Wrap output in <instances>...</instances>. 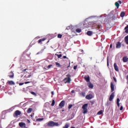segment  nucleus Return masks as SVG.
I'll use <instances>...</instances> for the list:
<instances>
[{
    "label": "nucleus",
    "mask_w": 128,
    "mask_h": 128,
    "mask_svg": "<svg viewBox=\"0 0 128 128\" xmlns=\"http://www.w3.org/2000/svg\"><path fill=\"white\" fill-rule=\"evenodd\" d=\"M88 104H85L82 106V108L83 110L82 114H85L88 113Z\"/></svg>",
    "instance_id": "f257e3e1"
},
{
    "label": "nucleus",
    "mask_w": 128,
    "mask_h": 128,
    "mask_svg": "<svg viewBox=\"0 0 128 128\" xmlns=\"http://www.w3.org/2000/svg\"><path fill=\"white\" fill-rule=\"evenodd\" d=\"M58 126V123L50 121L48 122V126Z\"/></svg>",
    "instance_id": "f03ea898"
},
{
    "label": "nucleus",
    "mask_w": 128,
    "mask_h": 128,
    "mask_svg": "<svg viewBox=\"0 0 128 128\" xmlns=\"http://www.w3.org/2000/svg\"><path fill=\"white\" fill-rule=\"evenodd\" d=\"M20 114H22L20 111L16 110L14 114V118H18V116H20Z\"/></svg>",
    "instance_id": "7ed1b4c3"
},
{
    "label": "nucleus",
    "mask_w": 128,
    "mask_h": 128,
    "mask_svg": "<svg viewBox=\"0 0 128 128\" xmlns=\"http://www.w3.org/2000/svg\"><path fill=\"white\" fill-rule=\"evenodd\" d=\"M88 86L90 88H94V84L90 80H87Z\"/></svg>",
    "instance_id": "20e7f679"
},
{
    "label": "nucleus",
    "mask_w": 128,
    "mask_h": 128,
    "mask_svg": "<svg viewBox=\"0 0 128 128\" xmlns=\"http://www.w3.org/2000/svg\"><path fill=\"white\" fill-rule=\"evenodd\" d=\"M64 104H66V102L64 100H62L59 104V106L61 108H64Z\"/></svg>",
    "instance_id": "39448f33"
},
{
    "label": "nucleus",
    "mask_w": 128,
    "mask_h": 128,
    "mask_svg": "<svg viewBox=\"0 0 128 128\" xmlns=\"http://www.w3.org/2000/svg\"><path fill=\"white\" fill-rule=\"evenodd\" d=\"M114 92H112L109 98V100L110 102H112V100H114Z\"/></svg>",
    "instance_id": "423d86ee"
},
{
    "label": "nucleus",
    "mask_w": 128,
    "mask_h": 128,
    "mask_svg": "<svg viewBox=\"0 0 128 128\" xmlns=\"http://www.w3.org/2000/svg\"><path fill=\"white\" fill-rule=\"evenodd\" d=\"M86 100H92V94H89L88 95H86Z\"/></svg>",
    "instance_id": "0eeeda50"
},
{
    "label": "nucleus",
    "mask_w": 128,
    "mask_h": 128,
    "mask_svg": "<svg viewBox=\"0 0 128 128\" xmlns=\"http://www.w3.org/2000/svg\"><path fill=\"white\" fill-rule=\"evenodd\" d=\"M122 46V43L120 42H118L116 44V48H120V47Z\"/></svg>",
    "instance_id": "6e6552de"
},
{
    "label": "nucleus",
    "mask_w": 128,
    "mask_h": 128,
    "mask_svg": "<svg viewBox=\"0 0 128 128\" xmlns=\"http://www.w3.org/2000/svg\"><path fill=\"white\" fill-rule=\"evenodd\" d=\"M8 76L9 78H14V72H11L9 73Z\"/></svg>",
    "instance_id": "1a4fd4ad"
},
{
    "label": "nucleus",
    "mask_w": 128,
    "mask_h": 128,
    "mask_svg": "<svg viewBox=\"0 0 128 128\" xmlns=\"http://www.w3.org/2000/svg\"><path fill=\"white\" fill-rule=\"evenodd\" d=\"M19 126L20 128H26V123L22 122H20Z\"/></svg>",
    "instance_id": "9d476101"
},
{
    "label": "nucleus",
    "mask_w": 128,
    "mask_h": 128,
    "mask_svg": "<svg viewBox=\"0 0 128 128\" xmlns=\"http://www.w3.org/2000/svg\"><path fill=\"white\" fill-rule=\"evenodd\" d=\"M110 88L112 92H114V83L112 82H111L110 83Z\"/></svg>",
    "instance_id": "9b49d317"
},
{
    "label": "nucleus",
    "mask_w": 128,
    "mask_h": 128,
    "mask_svg": "<svg viewBox=\"0 0 128 128\" xmlns=\"http://www.w3.org/2000/svg\"><path fill=\"white\" fill-rule=\"evenodd\" d=\"M114 66L115 70H116V72H118V65H116V63H114Z\"/></svg>",
    "instance_id": "f8f14e48"
},
{
    "label": "nucleus",
    "mask_w": 128,
    "mask_h": 128,
    "mask_svg": "<svg viewBox=\"0 0 128 128\" xmlns=\"http://www.w3.org/2000/svg\"><path fill=\"white\" fill-rule=\"evenodd\" d=\"M64 80H70V74H68L67 75V78H66Z\"/></svg>",
    "instance_id": "ddd939ff"
},
{
    "label": "nucleus",
    "mask_w": 128,
    "mask_h": 128,
    "mask_svg": "<svg viewBox=\"0 0 128 128\" xmlns=\"http://www.w3.org/2000/svg\"><path fill=\"white\" fill-rule=\"evenodd\" d=\"M122 61L124 62H128V58L127 56H124L122 58Z\"/></svg>",
    "instance_id": "4468645a"
},
{
    "label": "nucleus",
    "mask_w": 128,
    "mask_h": 128,
    "mask_svg": "<svg viewBox=\"0 0 128 128\" xmlns=\"http://www.w3.org/2000/svg\"><path fill=\"white\" fill-rule=\"evenodd\" d=\"M7 84H10V86H14V84H15L14 82L13 81H8L7 82Z\"/></svg>",
    "instance_id": "2eb2a0df"
},
{
    "label": "nucleus",
    "mask_w": 128,
    "mask_h": 128,
    "mask_svg": "<svg viewBox=\"0 0 128 128\" xmlns=\"http://www.w3.org/2000/svg\"><path fill=\"white\" fill-rule=\"evenodd\" d=\"M46 38H43L42 39H40L38 41V44H40V42H44V40H46Z\"/></svg>",
    "instance_id": "dca6fc26"
},
{
    "label": "nucleus",
    "mask_w": 128,
    "mask_h": 128,
    "mask_svg": "<svg viewBox=\"0 0 128 128\" xmlns=\"http://www.w3.org/2000/svg\"><path fill=\"white\" fill-rule=\"evenodd\" d=\"M120 98H118L117 101H116V104L118 108H120Z\"/></svg>",
    "instance_id": "f3484780"
},
{
    "label": "nucleus",
    "mask_w": 128,
    "mask_h": 128,
    "mask_svg": "<svg viewBox=\"0 0 128 128\" xmlns=\"http://www.w3.org/2000/svg\"><path fill=\"white\" fill-rule=\"evenodd\" d=\"M124 16H126V13L124 12H122L120 14V16H121V18H124Z\"/></svg>",
    "instance_id": "a211bd4d"
},
{
    "label": "nucleus",
    "mask_w": 128,
    "mask_h": 128,
    "mask_svg": "<svg viewBox=\"0 0 128 128\" xmlns=\"http://www.w3.org/2000/svg\"><path fill=\"white\" fill-rule=\"evenodd\" d=\"M32 112V108H28L27 111L28 114H30Z\"/></svg>",
    "instance_id": "6ab92c4d"
},
{
    "label": "nucleus",
    "mask_w": 128,
    "mask_h": 128,
    "mask_svg": "<svg viewBox=\"0 0 128 128\" xmlns=\"http://www.w3.org/2000/svg\"><path fill=\"white\" fill-rule=\"evenodd\" d=\"M87 34L89 36H92V31H88Z\"/></svg>",
    "instance_id": "aec40b11"
},
{
    "label": "nucleus",
    "mask_w": 128,
    "mask_h": 128,
    "mask_svg": "<svg viewBox=\"0 0 128 128\" xmlns=\"http://www.w3.org/2000/svg\"><path fill=\"white\" fill-rule=\"evenodd\" d=\"M84 78L86 80H90V76H84Z\"/></svg>",
    "instance_id": "412c9836"
},
{
    "label": "nucleus",
    "mask_w": 128,
    "mask_h": 128,
    "mask_svg": "<svg viewBox=\"0 0 128 128\" xmlns=\"http://www.w3.org/2000/svg\"><path fill=\"white\" fill-rule=\"evenodd\" d=\"M115 6H116L117 8H118L119 6H120V4H118V2H115Z\"/></svg>",
    "instance_id": "4be33fe9"
},
{
    "label": "nucleus",
    "mask_w": 128,
    "mask_h": 128,
    "mask_svg": "<svg viewBox=\"0 0 128 128\" xmlns=\"http://www.w3.org/2000/svg\"><path fill=\"white\" fill-rule=\"evenodd\" d=\"M124 30H125V32H126V34L128 33V25H127L125 28H124Z\"/></svg>",
    "instance_id": "5701e85b"
},
{
    "label": "nucleus",
    "mask_w": 128,
    "mask_h": 128,
    "mask_svg": "<svg viewBox=\"0 0 128 128\" xmlns=\"http://www.w3.org/2000/svg\"><path fill=\"white\" fill-rule=\"evenodd\" d=\"M55 55H56L58 58H62V54H55Z\"/></svg>",
    "instance_id": "b1692460"
},
{
    "label": "nucleus",
    "mask_w": 128,
    "mask_h": 128,
    "mask_svg": "<svg viewBox=\"0 0 128 128\" xmlns=\"http://www.w3.org/2000/svg\"><path fill=\"white\" fill-rule=\"evenodd\" d=\"M76 32H82V29H80V28H77L76 29Z\"/></svg>",
    "instance_id": "393cba45"
},
{
    "label": "nucleus",
    "mask_w": 128,
    "mask_h": 128,
    "mask_svg": "<svg viewBox=\"0 0 128 128\" xmlns=\"http://www.w3.org/2000/svg\"><path fill=\"white\" fill-rule=\"evenodd\" d=\"M63 82L64 84H70V80H64Z\"/></svg>",
    "instance_id": "a878e982"
},
{
    "label": "nucleus",
    "mask_w": 128,
    "mask_h": 128,
    "mask_svg": "<svg viewBox=\"0 0 128 128\" xmlns=\"http://www.w3.org/2000/svg\"><path fill=\"white\" fill-rule=\"evenodd\" d=\"M98 116H100V114H102V110H101L98 112Z\"/></svg>",
    "instance_id": "bb28decb"
},
{
    "label": "nucleus",
    "mask_w": 128,
    "mask_h": 128,
    "mask_svg": "<svg viewBox=\"0 0 128 128\" xmlns=\"http://www.w3.org/2000/svg\"><path fill=\"white\" fill-rule=\"evenodd\" d=\"M58 38H62V34H58Z\"/></svg>",
    "instance_id": "cd10ccee"
},
{
    "label": "nucleus",
    "mask_w": 128,
    "mask_h": 128,
    "mask_svg": "<svg viewBox=\"0 0 128 128\" xmlns=\"http://www.w3.org/2000/svg\"><path fill=\"white\" fill-rule=\"evenodd\" d=\"M54 104H56V101H54V100H52L51 106H54Z\"/></svg>",
    "instance_id": "c85d7f7f"
},
{
    "label": "nucleus",
    "mask_w": 128,
    "mask_h": 128,
    "mask_svg": "<svg viewBox=\"0 0 128 128\" xmlns=\"http://www.w3.org/2000/svg\"><path fill=\"white\" fill-rule=\"evenodd\" d=\"M30 94H32L33 96H36V92H31Z\"/></svg>",
    "instance_id": "c756f323"
},
{
    "label": "nucleus",
    "mask_w": 128,
    "mask_h": 128,
    "mask_svg": "<svg viewBox=\"0 0 128 128\" xmlns=\"http://www.w3.org/2000/svg\"><path fill=\"white\" fill-rule=\"evenodd\" d=\"M68 126H70L68 125V124H66V125L63 127V128H68Z\"/></svg>",
    "instance_id": "7c9ffc66"
},
{
    "label": "nucleus",
    "mask_w": 128,
    "mask_h": 128,
    "mask_svg": "<svg viewBox=\"0 0 128 128\" xmlns=\"http://www.w3.org/2000/svg\"><path fill=\"white\" fill-rule=\"evenodd\" d=\"M36 120H38V122H42V120H44V118H38L36 119Z\"/></svg>",
    "instance_id": "2f4dec72"
},
{
    "label": "nucleus",
    "mask_w": 128,
    "mask_h": 128,
    "mask_svg": "<svg viewBox=\"0 0 128 128\" xmlns=\"http://www.w3.org/2000/svg\"><path fill=\"white\" fill-rule=\"evenodd\" d=\"M81 95L82 96H86V92H82L81 93Z\"/></svg>",
    "instance_id": "473e14b6"
},
{
    "label": "nucleus",
    "mask_w": 128,
    "mask_h": 128,
    "mask_svg": "<svg viewBox=\"0 0 128 128\" xmlns=\"http://www.w3.org/2000/svg\"><path fill=\"white\" fill-rule=\"evenodd\" d=\"M72 108V104H70L68 106V110H70V108Z\"/></svg>",
    "instance_id": "72a5a7b5"
},
{
    "label": "nucleus",
    "mask_w": 128,
    "mask_h": 128,
    "mask_svg": "<svg viewBox=\"0 0 128 128\" xmlns=\"http://www.w3.org/2000/svg\"><path fill=\"white\" fill-rule=\"evenodd\" d=\"M56 66H59V67H60V66H61L60 64V63H58V62H56Z\"/></svg>",
    "instance_id": "f704fd0d"
},
{
    "label": "nucleus",
    "mask_w": 128,
    "mask_h": 128,
    "mask_svg": "<svg viewBox=\"0 0 128 128\" xmlns=\"http://www.w3.org/2000/svg\"><path fill=\"white\" fill-rule=\"evenodd\" d=\"M52 64L48 65V68H52Z\"/></svg>",
    "instance_id": "c9c22d12"
},
{
    "label": "nucleus",
    "mask_w": 128,
    "mask_h": 128,
    "mask_svg": "<svg viewBox=\"0 0 128 128\" xmlns=\"http://www.w3.org/2000/svg\"><path fill=\"white\" fill-rule=\"evenodd\" d=\"M78 68V66H74V70H76Z\"/></svg>",
    "instance_id": "e433bc0d"
},
{
    "label": "nucleus",
    "mask_w": 128,
    "mask_h": 128,
    "mask_svg": "<svg viewBox=\"0 0 128 128\" xmlns=\"http://www.w3.org/2000/svg\"><path fill=\"white\" fill-rule=\"evenodd\" d=\"M100 26H102L100 24H98V25L97 28H100Z\"/></svg>",
    "instance_id": "4c0bfd02"
},
{
    "label": "nucleus",
    "mask_w": 128,
    "mask_h": 128,
    "mask_svg": "<svg viewBox=\"0 0 128 128\" xmlns=\"http://www.w3.org/2000/svg\"><path fill=\"white\" fill-rule=\"evenodd\" d=\"M124 110V107L122 106L120 108V110Z\"/></svg>",
    "instance_id": "58836bf2"
},
{
    "label": "nucleus",
    "mask_w": 128,
    "mask_h": 128,
    "mask_svg": "<svg viewBox=\"0 0 128 128\" xmlns=\"http://www.w3.org/2000/svg\"><path fill=\"white\" fill-rule=\"evenodd\" d=\"M118 4H122V1L120 0H118V2H117Z\"/></svg>",
    "instance_id": "ea45409f"
},
{
    "label": "nucleus",
    "mask_w": 128,
    "mask_h": 128,
    "mask_svg": "<svg viewBox=\"0 0 128 128\" xmlns=\"http://www.w3.org/2000/svg\"><path fill=\"white\" fill-rule=\"evenodd\" d=\"M26 70H28V69H24L22 70L23 72H26Z\"/></svg>",
    "instance_id": "a19ab883"
},
{
    "label": "nucleus",
    "mask_w": 128,
    "mask_h": 128,
    "mask_svg": "<svg viewBox=\"0 0 128 128\" xmlns=\"http://www.w3.org/2000/svg\"><path fill=\"white\" fill-rule=\"evenodd\" d=\"M63 58H67L68 60V58L66 56H64Z\"/></svg>",
    "instance_id": "79ce46f5"
},
{
    "label": "nucleus",
    "mask_w": 128,
    "mask_h": 128,
    "mask_svg": "<svg viewBox=\"0 0 128 128\" xmlns=\"http://www.w3.org/2000/svg\"><path fill=\"white\" fill-rule=\"evenodd\" d=\"M24 83L22 82V83H20L19 84V86H22V84H24Z\"/></svg>",
    "instance_id": "37998d69"
},
{
    "label": "nucleus",
    "mask_w": 128,
    "mask_h": 128,
    "mask_svg": "<svg viewBox=\"0 0 128 128\" xmlns=\"http://www.w3.org/2000/svg\"><path fill=\"white\" fill-rule=\"evenodd\" d=\"M71 92L72 94H74V90H72Z\"/></svg>",
    "instance_id": "c03bdc74"
},
{
    "label": "nucleus",
    "mask_w": 128,
    "mask_h": 128,
    "mask_svg": "<svg viewBox=\"0 0 128 128\" xmlns=\"http://www.w3.org/2000/svg\"><path fill=\"white\" fill-rule=\"evenodd\" d=\"M107 66H108V58L107 60Z\"/></svg>",
    "instance_id": "a18cd8bd"
},
{
    "label": "nucleus",
    "mask_w": 128,
    "mask_h": 128,
    "mask_svg": "<svg viewBox=\"0 0 128 128\" xmlns=\"http://www.w3.org/2000/svg\"><path fill=\"white\" fill-rule=\"evenodd\" d=\"M30 82H26L25 84H30Z\"/></svg>",
    "instance_id": "49530a36"
},
{
    "label": "nucleus",
    "mask_w": 128,
    "mask_h": 128,
    "mask_svg": "<svg viewBox=\"0 0 128 128\" xmlns=\"http://www.w3.org/2000/svg\"><path fill=\"white\" fill-rule=\"evenodd\" d=\"M51 94H52V96H54V92H51Z\"/></svg>",
    "instance_id": "de8ad7c7"
},
{
    "label": "nucleus",
    "mask_w": 128,
    "mask_h": 128,
    "mask_svg": "<svg viewBox=\"0 0 128 128\" xmlns=\"http://www.w3.org/2000/svg\"><path fill=\"white\" fill-rule=\"evenodd\" d=\"M110 48H112V44L110 45Z\"/></svg>",
    "instance_id": "09e8293b"
},
{
    "label": "nucleus",
    "mask_w": 128,
    "mask_h": 128,
    "mask_svg": "<svg viewBox=\"0 0 128 128\" xmlns=\"http://www.w3.org/2000/svg\"><path fill=\"white\" fill-rule=\"evenodd\" d=\"M30 76H32V75H30H30L28 76V78H30Z\"/></svg>",
    "instance_id": "8fccbe9b"
},
{
    "label": "nucleus",
    "mask_w": 128,
    "mask_h": 128,
    "mask_svg": "<svg viewBox=\"0 0 128 128\" xmlns=\"http://www.w3.org/2000/svg\"><path fill=\"white\" fill-rule=\"evenodd\" d=\"M114 80H116L114 78Z\"/></svg>",
    "instance_id": "3c124183"
},
{
    "label": "nucleus",
    "mask_w": 128,
    "mask_h": 128,
    "mask_svg": "<svg viewBox=\"0 0 128 128\" xmlns=\"http://www.w3.org/2000/svg\"><path fill=\"white\" fill-rule=\"evenodd\" d=\"M28 122H30V120H28Z\"/></svg>",
    "instance_id": "603ef678"
},
{
    "label": "nucleus",
    "mask_w": 128,
    "mask_h": 128,
    "mask_svg": "<svg viewBox=\"0 0 128 128\" xmlns=\"http://www.w3.org/2000/svg\"><path fill=\"white\" fill-rule=\"evenodd\" d=\"M41 52H44V50H41Z\"/></svg>",
    "instance_id": "864d4df0"
},
{
    "label": "nucleus",
    "mask_w": 128,
    "mask_h": 128,
    "mask_svg": "<svg viewBox=\"0 0 128 128\" xmlns=\"http://www.w3.org/2000/svg\"><path fill=\"white\" fill-rule=\"evenodd\" d=\"M68 28H70V27H68V28H67V30H68Z\"/></svg>",
    "instance_id": "5fc2aeb1"
},
{
    "label": "nucleus",
    "mask_w": 128,
    "mask_h": 128,
    "mask_svg": "<svg viewBox=\"0 0 128 128\" xmlns=\"http://www.w3.org/2000/svg\"><path fill=\"white\" fill-rule=\"evenodd\" d=\"M44 68V70H46V68Z\"/></svg>",
    "instance_id": "6e6d98bb"
},
{
    "label": "nucleus",
    "mask_w": 128,
    "mask_h": 128,
    "mask_svg": "<svg viewBox=\"0 0 128 128\" xmlns=\"http://www.w3.org/2000/svg\"><path fill=\"white\" fill-rule=\"evenodd\" d=\"M59 54H62V52H59Z\"/></svg>",
    "instance_id": "4d7b16f0"
},
{
    "label": "nucleus",
    "mask_w": 128,
    "mask_h": 128,
    "mask_svg": "<svg viewBox=\"0 0 128 128\" xmlns=\"http://www.w3.org/2000/svg\"><path fill=\"white\" fill-rule=\"evenodd\" d=\"M116 82V80H115Z\"/></svg>",
    "instance_id": "13d9d810"
},
{
    "label": "nucleus",
    "mask_w": 128,
    "mask_h": 128,
    "mask_svg": "<svg viewBox=\"0 0 128 128\" xmlns=\"http://www.w3.org/2000/svg\"><path fill=\"white\" fill-rule=\"evenodd\" d=\"M127 84H128V81L127 82Z\"/></svg>",
    "instance_id": "bf43d9fd"
},
{
    "label": "nucleus",
    "mask_w": 128,
    "mask_h": 128,
    "mask_svg": "<svg viewBox=\"0 0 128 128\" xmlns=\"http://www.w3.org/2000/svg\"><path fill=\"white\" fill-rule=\"evenodd\" d=\"M25 128H26V127Z\"/></svg>",
    "instance_id": "052dcab7"
}]
</instances>
